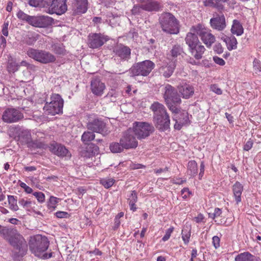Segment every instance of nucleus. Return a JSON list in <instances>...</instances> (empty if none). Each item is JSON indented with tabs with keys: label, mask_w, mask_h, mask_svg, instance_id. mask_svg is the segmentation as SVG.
I'll return each mask as SVG.
<instances>
[{
	"label": "nucleus",
	"mask_w": 261,
	"mask_h": 261,
	"mask_svg": "<svg viewBox=\"0 0 261 261\" xmlns=\"http://www.w3.org/2000/svg\"><path fill=\"white\" fill-rule=\"evenodd\" d=\"M222 214V211L221 209L219 208H216L214 210V212L213 213V216L215 217V218H217L220 217Z\"/></svg>",
	"instance_id": "nucleus-63"
},
{
	"label": "nucleus",
	"mask_w": 261,
	"mask_h": 261,
	"mask_svg": "<svg viewBox=\"0 0 261 261\" xmlns=\"http://www.w3.org/2000/svg\"><path fill=\"white\" fill-rule=\"evenodd\" d=\"M74 13L76 14L85 13L88 9L87 0H73Z\"/></svg>",
	"instance_id": "nucleus-24"
},
{
	"label": "nucleus",
	"mask_w": 261,
	"mask_h": 261,
	"mask_svg": "<svg viewBox=\"0 0 261 261\" xmlns=\"http://www.w3.org/2000/svg\"><path fill=\"white\" fill-rule=\"evenodd\" d=\"M87 253L89 254H94L96 255H101V254H102L101 251L96 248L93 251H87Z\"/></svg>",
	"instance_id": "nucleus-62"
},
{
	"label": "nucleus",
	"mask_w": 261,
	"mask_h": 261,
	"mask_svg": "<svg viewBox=\"0 0 261 261\" xmlns=\"http://www.w3.org/2000/svg\"><path fill=\"white\" fill-rule=\"evenodd\" d=\"M204 164L203 162H201L200 164V173L199 174V178L201 179L204 174Z\"/></svg>",
	"instance_id": "nucleus-60"
},
{
	"label": "nucleus",
	"mask_w": 261,
	"mask_h": 261,
	"mask_svg": "<svg viewBox=\"0 0 261 261\" xmlns=\"http://www.w3.org/2000/svg\"><path fill=\"white\" fill-rule=\"evenodd\" d=\"M33 195L36 198L37 201L40 203H43L45 201V195L41 192H35Z\"/></svg>",
	"instance_id": "nucleus-48"
},
{
	"label": "nucleus",
	"mask_w": 261,
	"mask_h": 261,
	"mask_svg": "<svg viewBox=\"0 0 261 261\" xmlns=\"http://www.w3.org/2000/svg\"><path fill=\"white\" fill-rule=\"evenodd\" d=\"M253 66L254 70L257 72L258 71H261V66L260 64V61L257 59H255L253 62Z\"/></svg>",
	"instance_id": "nucleus-50"
},
{
	"label": "nucleus",
	"mask_w": 261,
	"mask_h": 261,
	"mask_svg": "<svg viewBox=\"0 0 261 261\" xmlns=\"http://www.w3.org/2000/svg\"><path fill=\"white\" fill-rule=\"evenodd\" d=\"M113 51L121 60L128 61L130 58V49L123 44H120L116 45L114 47Z\"/></svg>",
	"instance_id": "nucleus-19"
},
{
	"label": "nucleus",
	"mask_w": 261,
	"mask_h": 261,
	"mask_svg": "<svg viewBox=\"0 0 261 261\" xmlns=\"http://www.w3.org/2000/svg\"><path fill=\"white\" fill-rule=\"evenodd\" d=\"M159 23L162 30L170 34H177L179 33V22L170 13H164L159 18Z\"/></svg>",
	"instance_id": "nucleus-5"
},
{
	"label": "nucleus",
	"mask_w": 261,
	"mask_h": 261,
	"mask_svg": "<svg viewBox=\"0 0 261 261\" xmlns=\"http://www.w3.org/2000/svg\"><path fill=\"white\" fill-rule=\"evenodd\" d=\"M154 132L152 125L145 122H135L133 132L138 139H145Z\"/></svg>",
	"instance_id": "nucleus-10"
},
{
	"label": "nucleus",
	"mask_w": 261,
	"mask_h": 261,
	"mask_svg": "<svg viewBox=\"0 0 261 261\" xmlns=\"http://www.w3.org/2000/svg\"><path fill=\"white\" fill-rule=\"evenodd\" d=\"M254 256L248 252H245L237 255L235 261H253Z\"/></svg>",
	"instance_id": "nucleus-33"
},
{
	"label": "nucleus",
	"mask_w": 261,
	"mask_h": 261,
	"mask_svg": "<svg viewBox=\"0 0 261 261\" xmlns=\"http://www.w3.org/2000/svg\"><path fill=\"white\" fill-rule=\"evenodd\" d=\"M68 213L65 212L59 211L56 213V216L58 218H63L66 217Z\"/></svg>",
	"instance_id": "nucleus-61"
},
{
	"label": "nucleus",
	"mask_w": 261,
	"mask_h": 261,
	"mask_svg": "<svg viewBox=\"0 0 261 261\" xmlns=\"http://www.w3.org/2000/svg\"><path fill=\"white\" fill-rule=\"evenodd\" d=\"M178 91L181 95L182 98L188 99L193 95L194 89L193 86L186 84L179 87Z\"/></svg>",
	"instance_id": "nucleus-27"
},
{
	"label": "nucleus",
	"mask_w": 261,
	"mask_h": 261,
	"mask_svg": "<svg viewBox=\"0 0 261 261\" xmlns=\"http://www.w3.org/2000/svg\"><path fill=\"white\" fill-rule=\"evenodd\" d=\"M197 164L195 161H190L188 164V173L191 176H194L197 173Z\"/></svg>",
	"instance_id": "nucleus-35"
},
{
	"label": "nucleus",
	"mask_w": 261,
	"mask_h": 261,
	"mask_svg": "<svg viewBox=\"0 0 261 261\" xmlns=\"http://www.w3.org/2000/svg\"><path fill=\"white\" fill-rule=\"evenodd\" d=\"M17 18L21 21H25L29 24V22L31 18V15L25 13L23 11L19 10L16 14Z\"/></svg>",
	"instance_id": "nucleus-43"
},
{
	"label": "nucleus",
	"mask_w": 261,
	"mask_h": 261,
	"mask_svg": "<svg viewBox=\"0 0 261 261\" xmlns=\"http://www.w3.org/2000/svg\"><path fill=\"white\" fill-rule=\"evenodd\" d=\"M8 26H9V22H5L3 25V28L2 30L3 34L5 36H8Z\"/></svg>",
	"instance_id": "nucleus-56"
},
{
	"label": "nucleus",
	"mask_w": 261,
	"mask_h": 261,
	"mask_svg": "<svg viewBox=\"0 0 261 261\" xmlns=\"http://www.w3.org/2000/svg\"><path fill=\"white\" fill-rule=\"evenodd\" d=\"M211 90L217 93V94H221L222 90L216 85H213L211 86Z\"/></svg>",
	"instance_id": "nucleus-55"
},
{
	"label": "nucleus",
	"mask_w": 261,
	"mask_h": 261,
	"mask_svg": "<svg viewBox=\"0 0 261 261\" xmlns=\"http://www.w3.org/2000/svg\"><path fill=\"white\" fill-rule=\"evenodd\" d=\"M220 238L217 236H214L213 238V244L215 248L220 246Z\"/></svg>",
	"instance_id": "nucleus-57"
},
{
	"label": "nucleus",
	"mask_w": 261,
	"mask_h": 261,
	"mask_svg": "<svg viewBox=\"0 0 261 261\" xmlns=\"http://www.w3.org/2000/svg\"><path fill=\"white\" fill-rule=\"evenodd\" d=\"M143 10L148 12H159L163 10V5L160 2L150 0L146 3L142 4Z\"/></svg>",
	"instance_id": "nucleus-22"
},
{
	"label": "nucleus",
	"mask_w": 261,
	"mask_h": 261,
	"mask_svg": "<svg viewBox=\"0 0 261 261\" xmlns=\"http://www.w3.org/2000/svg\"><path fill=\"white\" fill-rule=\"evenodd\" d=\"M124 147L122 144L118 142H113L110 145V149L113 153H118L122 152Z\"/></svg>",
	"instance_id": "nucleus-39"
},
{
	"label": "nucleus",
	"mask_w": 261,
	"mask_h": 261,
	"mask_svg": "<svg viewBox=\"0 0 261 261\" xmlns=\"http://www.w3.org/2000/svg\"><path fill=\"white\" fill-rule=\"evenodd\" d=\"M213 60L216 64L221 66H223L225 64V62L223 59L220 58L217 56H214L213 57Z\"/></svg>",
	"instance_id": "nucleus-53"
},
{
	"label": "nucleus",
	"mask_w": 261,
	"mask_h": 261,
	"mask_svg": "<svg viewBox=\"0 0 261 261\" xmlns=\"http://www.w3.org/2000/svg\"><path fill=\"white\" fill-rule=\"evenodd\" d=\"M210 23L213 29L219 31H223L226 28V20L223 14L217 15L210 20Z\"/></svg>",
	"instance_id": "nucleus-20"
},
{
	"label": "nucleus",
	"mask_w": 261,
	"mask_h": 261,
	"mask_svg": "<svg viewBox=\"0 0 261 261\" xmlns=\"http://www.w3.org/2000/svg\"><path fill=\"white\" fill-rule=\"evenodd\" d=\"M131 133L130 130H128L120 139V143L122 144L126 149L135 148L138 146V141Z\"/></svg>",
	"instance_id": "nucleus-16"
},
{
	"label": "nucleus",
	"mask_w": 261,
	"mask_h": 261,
	"mask_svg": "<svg viewBox=\"0 0 261 261\" xmlns=\"http://www.w3.org/2000/svg\"><path fill=\"white\" fill-rule=\"evenodd\" d=\"M150 109L153 112V121L159 129L164 131L170 127V118L164 106L159 102H153Z\"/></svg>",
	"instance_id": "nucleus-3"
},
{
	"label": "nucleus",
	"mask_w": 261,
	"mask_h": 261,
	"mask_svg": "<svg viewBox=\"0 0 261 261\" xmlns=\"http://www.w3.org/2000/svg\"><path fill=\"white\" fill-rule=\"evenodd\" d=\"M86 149L91 155L98 153L99 151V147L93 143L88 144Z\"/></svg>",
	"instance_id": "nucleus-45"
},
{
	"label": "nucleus",
	"mask_w": 261,
	"mask_h": 261,
	"mask_svg": "<svg viewBox=\"0 0 261 261\" xmlns=\"http://www.w3.org/2000/svg\"><path fill=\"white\" fill-rule=\"evenodd\" d=\"M87 128L93 132L106 136L109 134L110 130L107 127L106 123L100 119H94L87 123Z\"/></svg>",
	"instance_id": "nucleus-14"
},
{
	"label": "nucleus",
	"mask_w": 261,
	"mask_h": 261,
	"mask_svg": "<svg viewBox=\"0 0 261 261\" xmlns=\"http://www.w3.org/2000/svg\"><path fill=\"white\" fill-rule=\"evenodd\" d=\"M51 101L46 102L43 108L45 113L48 115H55L62 113L64 100L58 94H54L50 97Z\"/></svg>",
	"instance_id": "nucleus-7"
},
{
	"label": "nucleus",
	"mask_w": 261,
	"mask_h": 261,
	"mask_svg": "<svg viewBox=\"0 0 261 261\" xmlns=\"http://www.w3.org/2000/svg\"><path fill=\"white\" fill-rule=\"evenodd\" d=\"M174 228L173 227H170L166 231L165 236L163 237L162 240L164 242L167 241L170 237L171 233L173 232Z\"/></svg>",
	"instance_id": "nucleus-51"
},
{
	"label": "nucleus",
	"mask_w": 261,
	"mask_h": 261,
	"mask_svg": "<svg viewBox=\"0 0 261 261\" xmlns=\"http://www.w3.org/2000/svg\"><path fill=\"white\" fill-rule=\"evenodd\" d=\"M106 41L107 39L100 34H92L88 36V45L92 48H97Z\"/></svg>",
	"instance_id": "nucleus-18"
},
{
	"label": "nucleus",
	"mask_w": 261,
	"mask_h": 261,
	"mask_svg": "<svg viewBox=\"0 0 261 261\" xmlns=\"http://www.w3.org/2000/svg\"><path fill=\"white\" fill-rule=\"evenodd\" d=\"M19 204L28 212H31L32 210V205L33 202L30 200H25L24 198H21L19 200Z\"/></svg>",
	"instance_id": "nucleus-41"
},
{
	"label": "nucleus",
	"mask_w": 261,
	"mask_h": 261,
	"mask_svg": "<svg viewBox=\"0 0 261 261\" xmlns=\"http://www.w3.org/2000/svg\"><path fill=\"white\" fill-rule=\"evenodd\" d=\"M0 236L7 241L13 247L17 256H23L28 251V244L24 238L17 230L12 227L0 225Z\"/></svg>",
	"instance_id": "nucleus-1"
},
{
	"label": "nucleus",
	"mask_w": 261,
	"mask_h": 261,
	"mask_svg": "<svg viewBox=\"0 0 261 261\" xmlns=\"http://www.w3.org/2000/svg\"><path fill=\"white\" fill-rule=\"evenodd\" d=\"M163 96L169 110L173 113L178 114L180 112L178 106L181 103V100L175 88L169 84L165 85Z\"/></svg>",
	"instance_id": "nucleus-4"
},
{
	"label": "nucleus",
	"mask_w": 261,
	"mask_h": 261,
	"mask_svg": "<svg viewBox=\"0 0 261 261\" xmlns=\"http://www.w3.org/2000/svg\"><path fill=\"white\" fill-rule=\"evenodd\" d=\"M224 41L225 42L229 50L237 48L238 42L234 36L227 37L224 39Z\"/></svg>",
	"instance_id": "nucleus-34"
},
{
	"label": "nucleus",
	"mask_w": 261,
	"mask_h": 261,
	"mask_svg": "<svg viewBox=\"0 0 261 261\" xmlns=\"http://www.w3.org/2000/svg\"><path fill=\"white\" fill-rule=\"evenodd\" d=\"M49 244L47 239L41 235L31 237L29 243L32 253L38 257H40L41 254L47 249Z\"/></svg>",
	"instance_id": "nucleus-6"
},
{
	"label": "nucleus",
	"mask_w": 261,
	"mask_h": 261,
	"mask_svg": "<svg viewBox=\"0 0 261 261\" xmlns=\"http://www.w3.org/2000/svg\"><path fill=\"white\" fill-rule=\"evenodd\" d=\"M243 187L239 182H236L232 186L233 197L235 198L237 203L241 201V195Z\"/></svg>",
	"instance_id": "nucleus-28"
},
{
	"label": "nucleus",
	"mask_w": 261,
	"mask_h": 261,
	"mask_svg": "<svg viewBox=\"0 0 261 261\" xmlns=\"http://www.w3.org/2000/svg\"><path fill=\"white\" fill-rule=\"evenodd\" d=\"M214 50L217 54H220L223 53V48L220 43H216L214 46Z\"/></svg>",
	"instance_id": "nucleus-52"
},
{
	"label": "nucleus",
	"mask_w": 261,
	"mask_h": 261,
	"mask_svg": "<svg viewBox=\"0 0 261 261\" xmlns=\"http://www.w3.org/2000/svg\"><path fill=\"white\" fill-rule=\"evenodd\" d=\"M28 4L32 7L44 8H47L48 6L47 0H29Z\"/></svg>",
	"instance_id": "nucleus-37"
},
{
	"label": "nucleus",
	"mask_w": 261,
	"mask_h": 261,
	"mask_svg": "<svg viewBox=\"0 0 261 261\" xmlns=\"http://www.w3.org/2000/svg\"><path fill=\"white\" fill-rule=\"evenodd\" d=\"M49 150L54 154L60 157H66L70 159L71 156V153L63 145L57 143H54L49 146Z\"/></svg>",
	"instance_id": "nucleus-17"
},
{
	"label": "nucleus",
	"mask_w": 261,
	"mask_h": 261,
	"mask_svg": "<svg viewBox=\"0 0 261 261\" xmlns=\"http://www.w3.org/2000/svg\"><path fill=\"white\" fill-rule=\"evenodd\" d=\"M194 32L199 36L201 40L207 47L211 46L212 44L215 41V37L210 32V31L206 29L203 25L198 24L193 27Z\"/></svg>",
	"instance_id": "nucleus-12"
},
{
	"label": "nucleus",
	"mask_w": 261,
	"mask_h": 261,
	"mask_svg": "<svg viewBox=\"0 0 261 261\" xmlns=\"http://www.w3.org/2000/svg\"><path fill=\"white\" fill-rule=\"evenodd\" d=\"M39 35L35 32H29L24 39L25 44L28 45H33L38 39Z\"/></svg>",
	"instance_id": "nucleus-29"
},
{
	"label": "nucleus",
	"mask_w": 261,
	"mask_h": 261,
	"mask_svg": "<svg viewBox=\"0 0 261 261\" xmlns=\"http://www.w3.org/2000/svg\"><path fill=\"white\" fill-rule=\"evenodd\" d=\"M19 65H18L16 63H11L9 67V70L13 72H15L18 70V67Z\"/></svg>",
	"instance_id": "nucleus-58"
},
{
	"label": "nucleus",
	"mask_w": 261,
	"mask_h": 261,
	"mask_svg": "<svg viewBox=\"0 0 261 261\" xmlns=\"http://www.w3.org/2000/svg\"><path fill=\"white\" fill-rule=\"evenodd\" d=\"M47 3L48 9L46 12L49 14L61 15L67 10L66 0H47Z\"/></svg>",
	"instance_id": "nucleus-13"
},
{
	"label": "nucleus",
	"mask_w": 261,
	"mask_h": 261,
	"mask_svg": "<svg viewBox=\"0 0 261 261\" xmlns=\"http://www.w3.org/2000/svg\"><path fill=\"white\" fill-rule=\"evenodd\" d=\"M253 144V141L251 139H249L244 145V150L246 151L249 150L252 147Z\"/></svg>",
	"instance_id": "nucleus-54"
},
{
	"label": "nucleus",
	"mask_w": 261,
	"mask_h": 261,
	"mask_svg": "<svg viewBox=\"0 0 261 261\" xmlns=\"http://www.w3.org/2000/svg\"><path fill=\"white\" fill-rule=\"evenodd\" d=\"M59 199L54 196H50L47 202V207L51 211L56 207V204L59 202Z\"/></svg>",
	"instance_id": "nucleus-44"
},
{
	"label": "nucleus",
	"mask_w": 261,
	"mask_h": 261,
	"mask_svg": "<svg viewBox=\"0 0 261 261\" xmlns=\"http://www.w3.org/2000/svg\"><path fill=\"white\" fill-rule=\"evenodd\" d=\"M143 10L142 4L140 5H135L132 9V13L134 15H137L141 13Z\"/></svg>",
	"instance_id": "nucleus-49"
},
{
	"label": "nucleus",
	"mask_w": 261,
	"mask_h": 261,
	"mask_svg": "<svg viewBox=\"0 0 261 261\" xmlns=\"http://www.w3.org/2000/svg\"><path fill=\"white\" fill-rule=\"evenodd\" d=\"M27 55L41 63L47 64L55 62L56 58L48 51L29 48L27 51Z\"/></svg>",
	"instance_id": "nucleus-9"
},
{
	"label": "nucleus",
	"mask_w": 261,
	"mask_h": 261,
	"mask_svg": "<svg viewBox=\"0 0 261 261\" xmlns=\"http://www.w3.org/2000/svg\"><path fill=\"white\" fill-rule=\"evenodd\" d=\"M183 53V48L180 45H174L170 51V56L172 58V61L178 56L181 55Z\"/></svg>",
	"instance_id": "nucleus-32"
},
{
	"label": "nucleus",
	"mask_w": 261,
	"mask_h": 261,
	"mask_svg": "<svg viewBox=\"0 0 261 261\" xmlns=\"http://www.w3.org/2000/svg\"><path fill=\"white\" fill-rule=\"evenodd\" d=\"M182 239L186 244H187L189 242V239L191 236V230L190 229H186L184 228L181 232Z\"/></svg>",
	"instance_id": "nucleus-46"
},
{
	"label": "nucleus",
	"mask_w": 261,
	"mask_h": 261,
	"mask_svg": "<svg viewBox=\"0 0 261 261\" xmlns=\"http://www.w3.org/2000/svg\"><path fill=\"white\" fill-rule=\"evenodd\" d=\"M231 32L237 36H240L243 33L244 29L240 21L236 19L233 21Z\"/></svg>",
	"instance_id": "nucleus-30"
},
{
	"label": "nucleus",
	"mask_w": 261,
	"mask_h": 261,
	"mask_svg": "<svg viewBox=\"0 0 261 261\" xmlns=\"http://www.w3.org/2000/svg\"><path fill=\"white\" fill-rule=\"evenodd\" d=\"M114 180L112 178L110 179H102L100 180V184L103 185L106 188H109L112 187L114 183Z\"/></svg>",
	"instance_id": "nucleus-47"
},
{
	"label": "nucleus",
	"mask_w": 261,
	"mask_h": 261,
	"mask_svg": "<svg viewBox=\"0 0 261 261\" xmlns=\"http://www.w3.org/2000/svg\"><path fill=\"white\" fill-rule=\"evenodd\" d=\"M8 203L9 208L13 211H17L19 210L18 205L17 204V200L15 198L14 196H8Z\"/></svg>",
	"instance_id": "nucleus-40"
},
{
	"label": "nucleus",
	"mask_w": 261,
	"mask_h": 261,
	"mask_svg": "<svg viewBox=\"0 0 261 261\" xmlns=\"http://www.w3.org/2000/svg\"><path fill=\"white\" fill-rule=\"evenodd\" d=\"M186 181L185 180H182L179 178L173 179L172 180V182L173 184H177V185H181Z\"/></svg>",
	"instance_id": "nucleus-64"
},
{
	"label": "nucleus",
	"mask_w": 261,
	"mask_h": 261,
	"mask_svg": "<svg viewBox=\"0 0 261 261\" xmlns=\"http://www.w3.org/2000/svg\"><path fill=\"white\" fill-rule=\"evenodd\" d=\"M91 90L93 94L97 96H100L103 93L106 88L105 85L99 79H93L91 82Z\"/></svg>",
	"instance_id": "nucleus-21"
},
{
	"label": "nucleus",
	"mask_w": 261,
	"mask_h": 261,
	"mask_svg": "<svg viewBox=\"0 0 261 261\" xmlns=\"http://www.w3.org/2000/svg\"><path fill=\"white\" fill-rule=\"evenodd\" d=\"M192 29L193 27L191 29V32L187 34L185 39L186 44L188 45L189 48L200 43L197 36L195 34L196 32H194L193 30H192Z\"/></svg>",
	"instance_id": "nucleus-25"
},
{
	"label": "nucleus",
	"mask_w": 261,
	"mask_h": 261,
	"mask_svg": "<svg viewBox=\"0 0 261 261\" xmlns=\"http://www.w3.org/2000/svg\"><path fill=\"white\" fill-rule=\"evenodd\" d=\"M176 60L172 61L166 65L162 66L160 68V72L165 78L170 77L175 69Z\"/></svg>",
	"instance_id": "nucleus-23"
},
{
	"label": "nucleus",
	"mask_w": 261,
	"mask_h": 261,
	"mask_svg": "<svg viewBox=\"0 0 261 261\" xmlns=\"http://www.w3.org/2000/svg\"><path fill=\"white\" fill-rule=\"evenodd\" d=\"M204 219V216L201 214H199L197 216L193 218V220L197 223H199L203 221Z\"/></svg>",
	"instance_id": "nucleus-59"
},
{
	"label": "nucleus",
	"mask_w": 261,
	"mask_h": 261,
	"mask_svg": "<svg viewBox=\"0 0 261 261\" xmlns=\"http://www.w3.org/2000/svg\"><path fill=\"white\" fill-rule=\"evenodd\" d=\"M53 20L52 18L47 16H32L29 24L36 28H45L51 25Z\"/></svg>",
	"instance_id": "nucleus-15"
},
{
	"label": "nucleus",
	"mask_w": 261,
	"mask_h": 261,
	"mask_svg": "<svg viewBox=\"0 0 261 261\" xmlns=\"http://www.w3.org/2000/svg\"><path fill=\"white\" fill-rule=\"evenodd\" d=\"M95 137V134L93 132L87 131L84 133L81 139L85 144H87L89 142L93 140Z\"/></svg>",
	"instance_id": "nucleus-42"
},
{
	"label": "nucleus",
	"mask_w": 261,
	"mask_h": 261,
	"mask_svg": "<svg viewBox=\"0 0 261 261\" xmlns=\"http://www.w3.org/2000/svg\"><path fill=\"white\" fill-rule=\"evenodd\" d=\"M150 109L153 112V121L159 129L164 131L170 127V118L164 106L159 102H153Z\"/></svg>",
	"instance_id": "nucleus-2"
},
{
	"label": "nucleus",
	"mask_w": 261,
	"mask_h": 261,
	"mask_svg": "<svg viewBox=\"0 0 261 261\" xmlns=\"http://www.w3.org/2000/svg\"><path fill=\"white\" fill-rule=\"evenodd\" d=\"M137 199L138 197L137 192L135 191H133L131 195L128 199L130 209L133 211H135L137 209L135 206V203L137 201Z\"/></svg>",
	"instance_id": "nucleus-36"
},
{
	"label": "nucleus",
	"mask_w": 261,
	"mask_h": 261,
	"mask_svg": "<svg viewBox=\"0 0 261 261\" xmlns=\"http://www.w3.org/2000/svg\"><path fill=\"white\" fill-rule=\"evenodd\" d=\"M23 114L18 109L13 107L6 108L2 115V120L6 123H13L21 120Z\"/></svg>",
	"instance_id": "nucleus-11"
},
{
	"label": "nucleus",
	"mask_w": 261,
	"mask_h": 261,
	"mask_svg": "<svg viewBox=\"0 0 261 261\" xmlns=\"http://www.w3.org/2000/svg\"><path fill=\"white\" fill-rule=\"evenodd\" d=\"M203 5L206 7L216 8L220 11L224 9L223 5H218L214 0H205L203 1Z\"/></svg>",
	"instance_id": "nucleus-38"
},
{
	"label": "nucleus",
	"mask_w": 261,
	"mask_h": 261,
	"mask_svg": "<svg viewBox=\"0 0 261 261\" xmlns=\"http://www.w3.org/2000/svg\"><path fill=\"white\" fill-rule=\"evenodd\" d=\"M51 50L55 54L64 56L66 54L65 47L62 43H54L51 45Z\"/></svg>",
	"instance_id": "nucleus-31"
},
{
	"label": "nucleus",
	"mask_w": 261,
	"mask_h": 261,
	"mask_svg": "<svg viewBox=\"0 0 261 261\" xmlns=\"http://www.w3.org/2000/svg\"><path fill=\"white\" fill-rule=\"evenodd\" d=\"M154 67L155 64L152 61L146 60L134 64L130 68L129 72L133 76H147Z\"/></svg>",
	"instance_id": "nucleus-8"
},
{
	"label": "nucleus",
	"mask_w": 261,
	"mask_h": 261,
	"mask_svg": "<svg viewBox=\"0 0 261 261\" xmlns=\"http://www.w3.org/2000/svg\"><path fill=\"white\" fill-rule=\"evenodd\" d=\"M190 51L192 55L196 60H200L202 58V55L205 51V48L201 43L190 48Z\"/></svg>",
	"instance_id": "nucleus-26"
}]
</instances>
